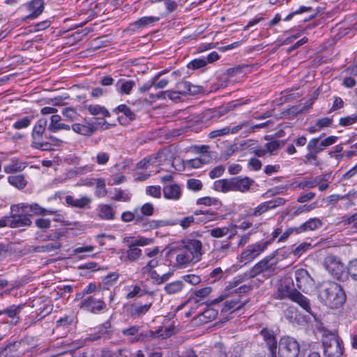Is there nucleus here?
Here are the masks:
<instances>
[{
	"instance_id": "f257e3e1",
	"label": "nucleus",
	"mask_w": 357,
	"mask_h": 357,
	"mask_svg": "<svg viewBox=\"0 0 357 357\" xmlns=\"http://www.w3.org/2000/svg\"><path fill=\"white\" fill-rule=\"evenodd\" d=\"M174 257V266L185 268L199 262L204 255L203 245L196 238H184L172 251Z\"/></svg>"
},
{
	"instance_id": "f03ea898",
	"label": "nucleus",
	"mask_w": 357,
	"mask_h": 357,
	"mask_svg": "<svg viewBox=\"0 0 357 357\" xmlns=\"http://www.w3.org/2000/svg\"><path fill=\"white\" fill-rule=\"evenodd\" d=\"M320 301L331 309L341 307L346 301V294L342 287L336 282L324 284L319 291Z\"/></svg>"
},
{
	"instance_id": "7ed1b4c3",
	"label": "nucleus",
	"mask_w": 357,
	"mask_h": 357,
	"mask_svg": "<svg viewBox=\"0 0 357 357\" xmlns=\"http://www.w3.org/2000/svg\"><path fill=\"white\" fill-rule=\"evenodd\" d=\"M278 250H275L255 264L249 271V276L254 278L262 275L266 278H270L273 275L278 264V260L275 259Z\"/></svg>"
},
{
	"instance_id": "20e7f679",
	"label": "nucleus",
	"mask_w": 357,
	"mask_h": 357,
	"mask_svg": "<svg viewBox=\"0 0 357 357\" xmlns=\"http://www.w3.org/2000/svg\"><path fill=\"white\" fill-rule=\"evenodd\" d=\"M323 266L335 279L339 280L347 279V266L340 257L332 255H328L324 259Z\"/></svg>"
},
{
	"instance_id": "39448f33",
	"label": "nucleus",
	"mask_w": 357,
	"mask_h": 357,
	"mask_svg": "<svg viewBox=\"0 0 357 357\" xmlns=\"http://www.w3.org/2000/svg\"><path fill=\"white\" fill-rule=\"evenodd\" d=\"M278 295L280 298H289L298 304L304 310L312 314L310 300L299 291L291 289L289 285L281 284L278 289Z\"/></svg>"
},
{
	"instance_id": "423d86ee",
	"label": "nucleus",
	"mask_w": 357,
	"mask_h": 357,
	"mask_svg": "<svg viewBox=\"0 0 357 357\" xmlns=\"http://www.w3.org/2000/svg\"><path fill=\"white\" fill-rule=\"evenodd\" d=\"M164 165H172V154L169 149H165L157 154L146 157L141 160L137 167L142 169H147L151 167H159Z\"/></svg>"
},
{
	"instance_id": "0eeeda50",
	"label": "nucleus",
	"mask_w": 357,
	"mask_h": 357,
	"mask_svg": "<svg viewBox=\"0 0 357 357\" xmlns=\"http://www.w3.org/2000/svg\"><path fill=\"white\" fill-rule=\"evenodd\" d=\"M31 215V214H28L21 204L11 205L10 215H8L9 227L11 228H17L30 226L31 224L30 219Z\"/></svg>"
},
{
	"instance_id": "6e6552de",
	"label": "nucleus",
	"mask_w": 357,
	"mask_h": 357,
	"mask_svg": "<svg viewBox=\"0 0 357 357\" xmlns=\"http://www.w3.org/2000/svg\"><path fill=\"white\" fill-rule=\"evenodd\" d=\"M270 245V241H257L250 244L241 252L238 261L242 264H246L254 261L264 252Z\"/></svg>"
},
{
	"instance_id": "1a4fd4ad",
	"label": "nucleus",
	"mask_w": 357,
	"mask_h": 357,
	"mask_svg": "<svg viewBox=\"0 0 357 357\" xmlns=\"http://www.w3.org/2000/svg\"><path fill=\"white\" fill-rule=\"evenodd\" d=\"M299 351V344L294 338L286 336L280 339L278 345L280 357H297Z\"/></svg>"
},
{
	"instance_id": "9d476101",
	"label": "nucleus",
	"mask_w": 357,
	"mask_h": 357,
	"mask_svg": "<svg viewBox=\"0 0 357 357\" xmlns=\"http://www.w3.org/2000/svg\"><path fill=\"white\" fill-rule=\"evenodd\" d=\"M323 347L324 355L327 357H341L343 354L342 342L335 335L325 337Z\"/></svg>"
},
{
	"instance_id": "9b49d317",
	"label": "nucleus",
	"mask_w": 357,
	"mask_h": 357,
	"mask_svg": "<svg viewBox=\"0 0 357 357\" xmlns=\"http://www.w3.org/2000/svg\"><path fill=\"white\" fill-rule=\"evenodd\" d=\"M297 287L305 293L311 292L314 288V281L305 268H298L294 273Z\"/></svg>"
},
{
	"instance_id": "f8f14e48",
	"label": "nucleus",
	"mask_w": 357,
	"mask_h": 357,
	"mask_svg": "<svg viewBox=\"0 0 357 357\" xmlns=\"http://www.w3.org/2000/svg\"><path fill=\"white\" fill-rule=\"evenodd\" d=\"M121 218L124 222H130L135 220V225H141L144 230L157 226L155 221H149L148 219L139 215L138 208H135L133 211H126L123 212Z\"/></svg>"
},
{
	"instance_id": "ddd939ff",
	"label": "nucleus",
	"mask_w": 357,
	"mask_h": 357,
	"mask_svg": "<svg viewBox=\"0 0 357 357\" xmlns=\"http://www.w3.org/2000/svg\"><path fill=\"white\" fill-rule=\"evenodd\" d=\"M79 306L82 309L91 313H98L106 309L105 303L102 299L96 298L95 295L83 298Z\"/></svg>"
},
{
	"instance_id": "4468645a",
	"label": "nucleus",
	"mask_w": 357,
	"mask_h": 357,
	"mask_svg": "<svg viewBox=\"0 0 357 357\" xmlns=\"http://www.w3.org/2000/svg\"><path fill=\"white\" fill-rule=\"evenodd\" d=\"M101 123L98 121H91L84 119L83 123H75L70 126V129L81 135L91 136L99 128Z\"/></svg>"
},
{
	"instance_id": "2eb2a0df",
	"label": "nucleus",
	"mask_w": 357,
	"mask_h": 357,
	"mask_svg": "<svg viewBox=\"0 0 357 357\" xmlns=\"http://www.w3.org/2000/svg\"><path fill=\"white\" fill-rule=\"evenodd\" d=\"M321 137L322 135L311 139L307 144V149H314L317 153H320L336 143L337 140V137L336 136H329L325 139H321Z\"/></svg>"
},
{
	"instance_id": "dca6fc26",
	"label": "nucleus",
	"mask_w": 357,
	"mask_h": 357,
	"mask_svg": "<svg viewBox=\"0 0 357 357\" xmlns=\"http://www.w3.org/2000/svg\"><path fill=\"white\" fill-rule=\"evenodd\" d=\"M162 194L166 199L178 201L182 196V190L177 183L165 184L162 188Z\"/></svg>"
},
{
	"instance_id": "f3484780",
	"label": "nucleus",
	"mask_w": 357,
	"mask_h": 357,
	"mask_svg": "<svg viewBox=\"0 0 357 357\" xmlns=\"http://www.w3.org/2000/svg\"><path fill=\"white\" fill-rule=\"evenodd\" d=\"M208 233L213 238H222L229 234L228 239L231 240L236 234V225L229 224L227 227H215L208 230Z\"/></svg>"
},
{
	"instance_id": "a211bd4d",
	"label": "nucleus",
	"mask_w": 357,
	"mask_h": 357,
	"mask_svg": "<svg viewBox=\"0 0 357 357\" xmlns=\"http://www.w3.org/2000/svg\"><path fill=\"white\" fill-rule=\"evenodd\" d=\"M248 121H244L239 123L238 125L231 128L230 126H226L221 129L215 130L209 133L210 138H215L220 136H224L229 133L236 134L243 128L248 127Z\"/></svg>"
},
{
	"instance_id": "6ab92c4d",
	"label": "nucleus",
	"mask_w": 357,
	"mask_h": 357,
	"mask_svg": "<svg viewBox=\"0 0 357 357\" xmlns=\"http://www.w3.org/2000/svg\"><path fill=\"white\" fill-rule=\"evenodd\" d=\"M231 190L245 192L249 190L253 181L248 177L239 176L231 178Z\"/></svg>"
},
{
	"instance_id": "aec40b11",
	"label": "nucleus",
	"mask_w": 357,
	"mask_h": 357,
	"mask_svg": "<svg viewBox=\"0 0 357 357\" xmlns=\"http://www.w3.org/2000/svg\"><path fill=\"white\" fill-rule=\"evenodd\" d=\"M66 204L73 207L78 208H90L91 199L88 196H82L79 198H75L71 195H67L65 198Z\"/></svg>"
},
{
	"instance_id": "412c9836",
	"label": "nucleus",
	"mask_w": 357,
	"mask_h": 357,
	"mask_svg": "<svg viewBox=\"0 0 357 357\" xmlns=\"http://www.w3.org/2000/svg\"><path fill=\"white\" fill-rule=\"evenodd\" d=\"M26 8L30 14L26 16L23 20L34 19L40 15L44 9V2L43 0H32L26 4Z\"/></svg>"
},
{
	"instance_id": "4be33fe9",
	"label": "nucleus",
	"mask_w": 357,
	"mask_h": 357,
	"mask_svg": "<svg viewBox=\"0 0 357 357\" xmlns=\"http://www.w3.org/2000/svg\"><path fill=\"white\" fill-rule=\"evenodd\" d=\"M212 289L209 287H203L199 289L195 290L192 293L190 296L189 297L188 301L186 302V305L188 306H191L193 304L199 303L204 298H205L207 296H208Z\"/></svg>"
},
{
	"instance_id": "5701e85b",
	"label": "nucleus",
	"mask_w": 357,
	"mask_h": 357,
	"mask_svg": "<svg viewBox=\"0 0 357 357\" xmlns=\"http://www.w3.org/2000/svg\"><path fill=\"white\" fill-rule=\"evenodd\" d=\"M152 304L153 301L144 305L138 303L132 304L129 307V314L135 319L141 317L149 312Z\"/></svg>"
},
{
	"instance_id": "b1692460",
	"label": "nucleus",
	"mask_w": 357,
	"mask_h": 357,
	"mask_svg": "<svg viewBox=\"0 0 357 357\" xmlns=\"http://www.w3.org/2000/svg\"><path fill=\"white\" fill-rule=\"evenodd\" d=\"M97 214L101 220H112L115 218L116 211L112 205L101 204L97 207Z\"/></svg>"
},
{
	"instance_id": "393cba45",
	"label": "nucleus",
	"mask_w": 357,
	"mask_h": 357,
	"mask_svg": "<svg viewBox=\"0 0 357 357\" xmlns=\"http://www.w3.org/2000/svg\"><path fill=\"white\" fill-rule=\"evenodd\" d=\"M135 86V82L132 79L121 78L116 84V90L121 95H129Z\"/></svg>"
},
{
	"instance_id": "a878e982",
	"label": "nucleus",
	"mask_w": 357,
	"mask_h": 357,
	"mask_svg": "<svg viewBox=\"0 0 357 357\" xmlns=\"http://www.w3.org/2000/svg\"><path fill=\"white\" fill-rule=\"evenodd\" d=\"M21 204L28 214L32 213L33 215H45L47 214L52 215L56 213V211L44 208L36 203L31 204L21 203Z\"/></svg>"
},
{
	"instance_id": "bb28decb",
	"label": "nucleus",
	"mask_w": 357,
	"mask_h": 357,
	"mask_svg": "<svg viewBox=\"0 0 357 357\" xmlns=\"http://www.w3.org/2000/svg\"><path fill=\"white\" fill-rule=\"evenodd\" d=\"M260 334L266 342L272 356H274L277 352V341L273 335V332L266 328H263Z\"/></svg>"
},
{
	"instance_id": "cd10ccee",
	"label": "nucleus",
	"mask_w": 357,
	"mask_h": 357,
	"mask_svg": "<svg viewBox=\"0 0 357 357\" xmlns=\"http://www.w3.org/2000/svg\"><path fill=\"white\" fill-rule=\"evenodd\" d=\"M181 95L178 92L177 90L174 91H160L158 93L155 95L151 94L150 98L152 101H155L158 99H166V98H168L169 100L178 102L181 100Z\"/></svg>"
},
{
	"instance_id": "c85d7f7f",
	"label": "nucleus",
	"mask_w": 357,
	"mask_h": 357,
	"mask_svg": "<svg viewBox=\"0 0 357 357\" xmlns=\"http://www.w3.org/2000/svg\"><path fill=\"white\" fill-rule=\"evenodd\" d=\"M218 315V310L213 306H206L202 312H199L197 319L201 323L205 324L214 320Z\"/></svg>"
},
{
	"instance_id": "c756f323",
	"label": "nucleus",
	"mask_w": 357,
	"mask_h": 357,
	"mask_svg": "<svg viewBox=\"0 0 357 357\" xmlns=\"http://www.w3.org/2000/svg\"><path fill=\"white\" fill-rule=\"evenodd\" d=\"M61 117L58 114H53L50 117V123L48 126V130L52 132H57L59 130H70V126L61 123Z\"/></svg>"
},
{
	"instance_id": "7c9ffc66",
	"label": "nucleus",
	"mask_w": 357,
	"mask_h": 357,
	"mask_svg": "<svg viewBox=\"0 0 357 357\" xmlns=\"http://www.w3.org/2000/svg\"><path fill=\"white\" fill-rule=\"evenodd\" d=\"M123 242L128 243L131 246H146L153 243V239L144 236H126L123 238Z\"/></svg>"
},
{
	"instance_id": "2f4dec72",
	"label": "nucleus",
	"mask_w": 357,
	"mask_h": 357,
	"mask_svg": "<svg viewBox=\"0 0 357 357\" xmlns=\"http://www.w3.org/2000/svg\"><path fill=\"white\" fill-rule=\"evenodd\" d=\"M323 225L321 219L318 218H310L296 229V232H305L314 231L320 228Z\"/></svg>"
},
{
	"instance_id": "473e14b6",
	"label": "nucleus",
	"mask_w": 357,
	"mask_h": 357,
	"mask_svg": "<svg viewBox=\"0 0 357 357\" xmlns=\"http://www.w3.org/2000/svg\"><path fill=\"white\" fill-rule=\"evenodd\" d=\"M20 312V307L12 305L6 309H4V315L6 321L12 325L17 324L20 321L19 312Z\"/></svg>"
},
{
	"instance_id": "72a5a7b5",
	"label": "nucleus",
	"mask_w": 357,
	"mask_h": 357,
	"mask_svg": "<svg viewBox=\"0 0 357 357\" xmlns=\"http://www.w3.org/2000/svg\"><path fill=\"white\" fill-rule=\"evenodd\" d=\"M47 126V120L45 119H40L33 126L31 134V142H35L38 139L43 138V135Z\"/></svg>"
},
{
	"instance_id": "f704fd0d",
	"label": "nucleus",
	"mask_w": 357,
	"mask_h": 357,
	"mask_svg": "<svg viewBox=\"0 0 357 357\" xmlns=\"http://www.w3.org/2000/svg\"><path fill=\"white\" fill-rule=\"evenodd\" d=\"M245 303V301H241L238 298H229L224 303L222 311L227 312L228 311H235L241 308Z\"/></svg>"
},
{
	"instance_id": "c9c22d12",
	"label": "nucleus",
	"mask_w": 357,
	"mask_h": 357,
	"mask_svg": "<svg viewBox=\"0 0 357 357\" xmlns=\"http://www.w3.org/2000/svg\"><path fill=\"white\" fill-rule=\"evenodd\" d=\"M197 86L192 85L187 81L178 82L176 85V90L183 96L187 94H194L197 93Z\"/></svg>"
},
{
	"instance_id": "e433bc0d",
	"label": "nucleus",
	"mask_w": 357,
	"mask_h": 357,
	"mask_svg": "<svg viewBox=\"0 0 357 357\" xmlns=\"http://www.w3.org/2000/svg\"><path fill=\"white\" fill-rule=\"evenodd\" d=\"M91 181L94 182L90 181L89 183H85V185H91L96 183V195L99 198L105 197L107 194L105 180L102 178H92Z\"/></svg>"
},
{
	"instance_id": "4c0bfd02",
	"label": "nucleus",
	"mask_w": 357,
	"mask_h": 357,
	"mask_svg": "<svg viewBox=\"0 0 357 357\" xmlns=\"http://www.w3.org/2000/svg\"><path fill=\"white\" fill-rule=\"evenodd\" d=\"M174 333V329L171 327H160L155 331H150L149 336L153 338L166 339Z\"/></svg>"
},
{
	"instance_id": "58836bf2",
	"label": "nucleus",
	"mask_w": 357,
	"mask_h": 357,
	"mask_svg": "<svg viewBox=\"0 0 357 357\" xmlns=\"http://www.w3.org/2000/svg\"><path fill=\"white\" fill-rule=\"evenodd\" d=\"M160 18L155 16H144L136 20L133 25L138 29H143L153 25Z\"/></svg>"
},
{
	"instance_id": "ea45409f",
	"label": "nucleus",
	"mask_w": 357,
	"mask_h": 357,
	"mask_svg": "<svg viewBox=\"0 0 357 357\" xmlns=\"http://www.w3.org/2000/svg\"><path fill=\"white\" fill-rule=\"evenodd\" d=\"M130 291L126 294V298L130 299L135 297H142L146 294L153 295V291H149L145 289L142 288L139 285H132L130 287Z\"/></svg>"
},
{
	"instance_id": "a19ab883",
	"label": "nucleus",
	"mask_w": 357,
	"mask_h": 357,
	"mask_svg": "<svg viewBox=\"0 0 357 357\" xmlns=\"http://www.w3.org/2000/svg\"><path fill=\"white\" fill-rule=\"evenodd\" d=\"M183 288V282L182 280H176L167 284L164 287V290L167 294L172 295L181 292Z\"/></svg>"
},
{
	"instance_id": "79ce46f5",
	"label": "nucleus",
	"mask_w": 357,
	"mask_h": 357,
	"mask_svg": "<svg viewBox=\"0 0 357 357\" xmlns=\"http://www.w3.org/2000/svg\"><path fill=\"white\" fill-rule=\"evenodd\" d=\"M324 181L325 176H319L313 178H310L308 180H305L299 182L297 184V187L301 189L314 188L317 187L321 182Z\"/></svg>"
},
{
	"instance_id": "37998d69",
	"label": "nucleus",
	"mask_w": 357,
	"mask_h": 357,
	"mask_svg": "<svg viewBox=\"0 0 357 357\" xmlns=\"http://www.w3.org/2000/svg\"><path fill=\"white\" fill-rule=\"evenodd\" d=\"M337 225H342L343 226L353 225V228L355 231H357V212L352 214H346L340 218Z\"/></svg>"
},
{
	"instance_id": "c03bdc74",
	"label": "nucleus",
	"mask_w": 357,
	"mask_h": 357,
	"mask_svg": "<svg viewBox=\"0 0 357 357\" xmlns=\"http://www.w3.org/2000/svg\"><path fill=\"white\" fill-rule=\"evenodd\" d=\"M213 189L221 192H227L231 190V181L230 179L217 180L213 183Z\"/></svg>"
},
{
	"instance_id": "a18cd8bd",
	"label": "nucleus",
	"mask_w": 357,
	"mask_h": 357,
	"mask_svg": "<svg viewBox=\"0 0 357 357\" xmlns=\"http://www.w3.org/2000/svg\"><path fill=\"white\" fill-rule=\"evenodd\" d=\"M142 255V250L138 248L128 245V248L125 252V260L136 261Z\"/></svg>"
},
{
	"instance_id": "49530a36",
	"label": "nucleus",
	"mask_w": 357,
	"mask_h": 357,
	"mask_svg": "<svg viewBox=\"0 0 357 357\" xmlns=\"http://www.w3.org/2000/svg\"><path fill=\"white\" fill-rule=\"evenodd\" d=\"M87 110L93 116L101 115L103 117L110 116L109 111L105 107L99 105H89L87 106Z\"/></svg>"
},
{
	"instance_id": "de8ad7c7",
	"label": "nucleus",
	"mask_w": 357,
	"mask_h": 357,
	"mask_svg": "<svg viewBox=\"0 0 357 357\" xmlns=\"http://www.w3.org/2000/svg\"><path fill=\"white\" fill-rule=\"evenodd\" d=\"M132 194L128 190L121 188H115L112 199L117 202H128L131 199Z\"/></svg>"
},
{
	"instance_id": "09e8293b",
	"label": "nucleus",
	"mask_w": 357,
	"mask_h": 357,
	"mask_svg": "<svg viewBox=\"0 0 357 357\" xmlns=\"http://www.w3.org/2000/svg\"><path fill=\"white\" fill-rule=\"evenodd\" d=\"M67 237V231L65 229H58L51 230L46 236L45 240L52 241L53 242H59V241L63 238Z\"/></svg>"
},
{
	"instance_id": "8fccbe9b",
	"label": "nucleus",
	"mask_w": 357,
	"mask_h": 357,
	"mask_svg": "<svg viewBox=\"0 0 357 357\" xmlns=\"http://www.w3.org/2000/svg\"><path fill=\"white\" fill-rule=\"evenodd\" d=\"M178 1L179 0H150L152 4L163 2L167 14H170L177 9Z\"/></svg>"
},
{
	"instance_id": "3c124183",
	"label": "nucleus",
	"mask_w": 357,
	"mask_h": 357,
	"mask_svg": "<svg viewBox=\"0 0 357 357\" xmlns=\"http://www.w3.org/2000/svg\"><path fill=\"white\" fill-rule=\"evenodd\" d=\"M61 114L68 121H79L81 119L80 114L73 107H66L63 109Z\"/></svg>"
},
{
	"instance_id": "603ef678",
	"label": "nucleus",
	"mask_w": 357,
	"mask_h": 357,
	"mask_svg": "<svg viewBox=\"0 0 357 357\" xmlns=\"http://www.w3.org/2000/svg\"><path fill=\"white\" fill-rule=\"evenodd\" d=\"M8 183L19 188H24L26 185V181L23 175H12L8 177Z\"/></svg>"
},
{
	"instance_id": "864d4df0",
	"label": "nucleus",
	"mask_w": 357,
	"mask_h": 357,
	"mask_svg": "<svg viewBox=\"0 0 357 357\" xmlns=\"http://www.w3.org/2000/svg\"><path fill=\"white\" fill-rule=\"evenodd\" d=\"M61 246L62 245L60 242H52L37 247L36 250L39 252H51L59 250Z\"/></svg>"
},
{
	"instance_id": "5fc2aeb1",
	"label": "nucleus",
	"mask_w": 357,
	"mask_h": 357,
	"mask_svg": "<svg viewBox=\"0 0 357 357\" xmlns=\"http://www.w3.org/2000/svg\"><path fill=\"white\" fill-rule=\"evenodd\" d=\"M271 210V206L268 203V201L264 202L259 204L257 207H255L252 212L250 213V216L258 217L267 211Z\"/></svg>"
},
{
	"instance_id": "6e6d98bb",
	"label": "nucleus",
	"mask_w": 357,
	"mask_h": 357,
	"mask_svg": "<svg viewBox=\"0 0 357 357\" xmlns=\"http://www.w3.org/2000/svg\"><path fill=\"white\" fill-rule=\"evenodd\" d=\"M26 167V165L22 162H13L4 167V172L7 174L22 172Z\"/></svg>"
},
{
	"instance_id": "4d7b16f0",
	"label": "nucleus",
	"mask_w": 357,
	"mask_h": 357,
	"mask_svg": "<svg viewBox=\"0 0 357 357\" xmlns=\"http://www.w3.org/2000/svg\"><path fill=\"white\" fill-rule=\"evenodd\" d=\"M95 247L93 245L82 246L75 248L73 250V255L81 254L80 259H83L91 256V253L93 252Z\"/></svg>"
},
{
	"instance_id": "13d9d810",
	"label": "nucleus",
	"mask_w": 357,
	"mask_h": 357,
	"mask_svg": "<svg viewBox=\"0 0 357 357\" xmlns=\"http://www.w3.org/2000/svg\"><path fill=\"white\" fill-rule=\"evenodd\" d=\"M317 207L316 202H312L310 204H304L294 208L293 215H298L302 213H308Z\"/></svg>"
},
{
	"instance_id": "bf43d9fd",
	"label": "nucleus",
	"mask_w": 357,
	"mask_h": 357,
	"mask_svg": "<svg viewBox=\"0 0 357 357\" xmlns=\"http://www.w3.org/2000/svg\"><path fill=\"white\" fill-rule=\"evenodd\" d=\"M32 147L42 151L54 150L53 143L49 142H43V139H38L35 142H31Z\"/></svg>"
},
{
	"instance_id": "052dcab7",
	"label": "nucleus",
	"mask_w": 357,
	"mask_h": 357,
	"mask_svg": "<svg viewBox=\"0 0 357 357\" xmlns=\"http://www.w3.org/2000/svg\"><path fill=\"white\" fill-rule=\"evenodd\" d=\"M162 75H163V72L160 71L152 78V79H154V89H164L167 86L169 83V80L167 79H159L160 77Z\"/></svg>"
},
{
	"instance_id": "680f3d73",
	"label": "nucleus",
	"mask_w": 357,
	"mask_h": 357,
	"mask_svg": "<svg viewBox=\"0 0 357 357\" xmlns=\"http://www.w3.org/2000/svg\"><path fill=\"white\" fill-rule=\"evenodd\" d=\"M158 264L159 260L157 258L151 259L146 264V265L142 267L140 272L143 275H145L146 273L154 271V268L158 266Z\"/></svg>"
},
{
	"instance_id": "e2e57ef3",
	"label": "nucleus",
	"mask_w": 357,
	"mask_h": 357,
	"mask_svg": "<svg viewBox=\"0 0 357 357\" xmlns=\"http://www.w3.org/2000/svg\"><path fill=\"white\" fill-rule=\"evenodd\" d=\"M116 112L122 113L129 120H133L135 118V113L126 105H120L114 110Z\"/></svg>"
},
{
	"instance_id": "0e129e2a",
	"label": "nucleus",
	"mask_w": 357,
	"mask_h": 357,
	"mask_svg": "<svg viewBox=\"0 0 357 357\" xmlns=\"http://www.w3.org/2000/svg\"><path fill=\"white\" fill-rule=\"evenodd\" d=\"M31 119H32V118H31V117L24 116V117L16 121L13 123V128L16 130L26 128L31 125Z\"/></svg>"
},
{
	"instance_id": "69168bd1",
	"label": "nucleus",
	"mask_w": 357,
	"mask_h": 357,
	"mask_svg": "<svg viewBox=\"0 0 357 357\" xmlns=\"http://www.w3.org/2000/svg\"><path fill=\"white\" fill-rule=\"evenodd\" d=\"M347 276L350 275L351 278L357 280V259L351 260L347 266Z\"/></svg>"
},
{
	"instance_id": "338daca9",
	"label": "nucleus",
	"mask_w": 357,
	"mask_h": 357,
	"mask_svg": "<svg viewBox=\"0 0 357 357\" xmlns=\"http://www.w3.org/2000/svg\"><path fill=\"white\" fill-rule=\"evenodd\" d=\"M146 193L154 198H160L162 195L161 187L159 185H150L146 188Z\"/></svg>"
},
{
	"instance_id": "774afa93",
	"label": "nucleus",
	"mask_w": 357,
	"mask_h": 357,
	"mask_svg": "<svg viewBox=\"0 0 357 357\" xmlns=\"http://www.w3.org/2000/svg\"><path fill=\"white\" fill-rule=\"evenodd\" d=\"M181 278L182 281H185V282L191 285L199 284L202 281L201 277L199 275L196 274L184 275L181 277Z\"/></svg>"
}]
</instances>
